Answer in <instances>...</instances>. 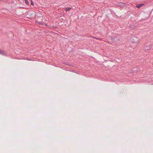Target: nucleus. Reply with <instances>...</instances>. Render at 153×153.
Listing matches in <instances>:
<instances>
[{"label": "nucleus", "instance_id": "obj_1", "mask_svg": "<svg viewBox=\"0 0 153 153\" xmlns=\"http://www.w3.org/2000/svg\"><path fill=\"white\" fill-rule=\"evenodd\" d=\"M132 39L133 40H134V41L133 42L138 43V39L136 37L134 36L132 38Z\"/></svg>", "mask_w": 153, "mask_h": 153}, {"label": "nucleus", "instance_id": "obj_2", "mask_svg": "<svg viewBox=\"0 0 153 153\" xmlns=\"http://www.w3.org/2000/svg\"><path fill=\"white\" fill-rule=\"evenodd\" d=\"M151 48V47L150 46H148L145 47V49L146 51L150 49Z\"/></svg>", "mask_w": 153, "mask_h": 153}, {"label": "nucleus", "instance_id": "obj_3", "mask_svg": "<svg viewBox=\"0 0 153 153\" xmlns=\"http://www.w3.org/2000/svg\"><path fill=\"white\" fill-rule=\"evenodd\" d=\"M143 5V4H138V5H137V6H136V7L138 8H139L140 7H141Z\"/></svg>", "mask_w": 153, "mask_h": 153}, {"label": "nucleus", "instance_id": "obj_4", "mask_svg": "<svg viewBox=\"0 0 153 153\" xmlns=\"http://www.w3.org/2000/svg\"><path fill=\"white\" fill-rule=\"evenodd\" d=\"M0 54L2 55H4L5 53L4 52L0 50Z\"/></svg>", "mask_w": 153, "mask_h": 153}, {"label": "nucleus", "instance_id": "obj_5", "mask_svg": "<svg viewBox=\"0 0 153 153\" xmlns=\"http://www.w3.org/2000/svg\"><path fill=\"white\" fill-rule=\"evenodd\" d=\"M71 7H67L65 9V10L66 11H68L69 10H71Z\"/></svg>", "mask_w": 153, "mask_h": 153}, {"label": "nucleus", "instance_id": "obj_6", "mask_svg": "<svg viewBox=\"0 0 153 153\" xmlns=\"http://www.w3.org/2000/svg\"><path fill=\"white\" fill-rule=\"evenodd\" d=\"M25 3L27 4V5H28L29 4V2H28L27 0H25Z\"/></svg>", "mask_w": 153, "mask_h": 153}, {"label": "nucleus", "instance_id": "obj_7", "mask_svg": "<svg viewBox=\"0 0 153 153\" xmlns=\"http://www.w3.org/2000/svg\"><path fill=\"white\" fill-rule=\"evenodd\" d=\"M24 59L27 60H31V59H28V58H27L26 57Z\"/></svg>", "mask_w": 153, "mask_h": 153}, {"label": "nucleus", "instance_id": "obj_8", "mask_svg": "<svg viewBox=\"0 0 153 153\" xmlns=\"http://www.w3.org/2000/svg\"><path fill=\"white\" fill-rule=\"evenodd\" d=\"M31 4L32 5H33V2L32 0H31Z\"/></svg>", "mask_w": 153, "mask_h": 153}, {"label": "nucleus", "instance_id": "obj_9", "mask_svg": "<svg viewBox=\"0 0 153 153\" xmlns=\"http://www.w3.org/2000/svg\"><path fill=\"white\" fill-rule=\"evenodd\" d=\"M131 28L133 29L134 28V25H132V26H131Z\"/></svg>", "mask_w": 153, "mask_h": 153}, {"label": "nucleus", "instance_id": "obj_10", "mask_svg": "<svg viewBox=\"0 0 153 153\" xmlns=\"http://www.w3.org/2000/svg\"><path fill=\"white\" fill-rule=\"evenodd\" d=\"M42 24V23H41V22H40V23H39V24H40V25H41V24Z\"/></svg>", "mask_w": 153, "mask_h": 153}, {"label": "nucleus", "instance_id": "obj_11", "mask_svg": "<svg viewBox=\"0 0 153 153\" xmlns=\"http://www.w3.org/2000/svg\"><path fill=\"white\" fill-rule=\"evenodd\" d=\"M152 85H153V84H152Z\"/></svg>", "mask_w": 153, "mask_h": 153}]
</instances>
